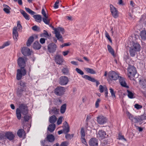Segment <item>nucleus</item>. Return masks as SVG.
I'll list each match as a JSON object with an SVG mask.
<instances>
[{
    "label": "nucleus",
    "mask_w": 146,
    "mask_h": 146,
    "mask_svg": "<svg viewBox=\"0 0 146 146\" xmlns=\"http://www.w3.org/2000/svg\"><path fill=\"white\" fill-rule=\"evenodd\" d=\"M57 119L56 117L54 115H53L50 117L49 118V121L50 123L53 124L55 123Z\"/></svg>",
    "instance_id": "e433bc0d"
},
{
    "label": "nucleus",
    "mask_w": 146,
    "mask_h": 146,
    "mask_svg": "<svg viewBox=\"0 0 146 146\" xmlns=\"http://www.w3.org/2000/svg\"><path fill=\"white\" fill-rule=\"evenodd\" d=\"M110 10L112 16L114 18H117L119 17V12L117 9L112 4L110 5Z\"/></svg>",
    "instance_id": "423d86ee"
},
{
    "label": "nucleus",
    "mask_w": 146,
    "mask_h": 146,
    "mask_svg": "<svg viewBox=\"0 0 146 146\" xmlns=\"http://www.w3.org/2000/svg\"><path fill=\"white\" fill-rule=\"evenodd\" d=\"M53 111L54 114H57L59 113V110L55 108L53 109Z\"/></svg>",
    "instance_id": "680f3d73"
},
{
    "label": "nucleus",
    "mask_w": 146,
    "mask_h": 146,
    "mask_svg": "<svg viewBox=\"0 0 146 146\" xmlns=\"http://www.w3.org/2000/svg\"><path fill=\"white\" fill-rule=\"evenodd\" d=\"M97 121L100 124H103L106 122L107 119L103 115H99L97 117Z\"/></svg>",
    "instance_id": "ddd939ff"
},
{
    "label": "nucleus",
    "mask_w": 146,
    "mask_h": 146,
    "mask_svg": "<svg viewBox=\"0 0 146 146\" xmlns=\"http://www.w3.org/2000/svg\"><path fill=\"white\" fill-rule=\"evenodd\" d=\"M30 116L27 115H25L24 117V120L25 121H28L29 120Z\"/></svg>",
    "instance_id": "864d4df0"
},
{
    "label": "nucleus",
    "mask_w": 146,
    "mask_h": 146,
    "mask_svg": "<svg viewBox=\"0 0 146 146\" xmlns=\"http://www.w3.org/2000/svg\"><path fill=\"white\" fill-rule=\"evenodd\" d=\"M17 27L18 28V29L19 30L20 29L21 30L22 29V27L21 24H20V22L19 21L17 22Z\"/></svg>",
    "instance_id": "bf43d9fd"
},
{
    "label": "nucleus",
    "mask_w": 146,
    "mask_h": 146,
    "mask_svg": "<svg viewBox=\"0 0 146 146\" xmlns=\"http://www.w3.org/2000/svg\"><path fill=\"white\" fill-rule=\"evenodd\" d=\"M42 14L44 16V17L47 16L46 13L44 9L43 8L42 10Z\"/></svg>",
    "instance_id": "69168bd1"
},
{
    "label": "nucleus",
    "mask_w": 146,
    "mask_h": 146,
    "mask_svg": "<svg viewBox=\"0 0 146 146\" xmlns=\"http://www.w3.org/2000/svg\"><path fill=\"white\" fill-rule=\"evenodd\" d=\"M55 60L56 64L60 65L63 62V59L62 57L60 55H56L55 57Z\"/></svg>",
    "instance_id": "aec40b11"
},
{
    "label": "nucleus",
    "mask_w": 146,
    "mask_h": 146,
    "mask_svg": "<svg viewBox=\"0 0 146 146\" xmlns=\"http://www.w3.org/2000/svg\"><path fill=\"white\" fill-rule=\"evenodd\" d=\"M136 51L134 50L133 47H130L129 50L130 55L131 57H134L135 56Z\"/></svg>",
    "instance_id": "f704fd0d"
},
{
    "label": "nucleus",
    "mask_w": 146,
    "mask_h": 146,
    "mask_svg": "<svg viewBox=\"0 0 146 146\" xmlns=\"http://www.w3.org/2000/svg\"><path fill=\"white\" fill-rule=\"evenodd\" d=\"M135 108L137 109H139L142 108V106L138 104H136L135 105Z\"/></svg>",
    "instance_id": "13d9d810"
},
{
    "label": "nucleus",
    "mask_w": 146,
    "mask_h": 146,
    "mask_svg": "<svg viewBox=\"0 0 146 146\" xmlns=\"http://www.w3.org/2000/svg\"><path fill=\"white\" fill-rule=\"evenodd\" d=\"M85 70L91 74H95V72L92 69L88 68H85Z\"/></svg>",
    "instance_id": "ea45409f"
},
{
    "label": "nucleus",
    "mask_w": 146,
    "mask_h": 146,
    "mask_svg": "<svg viewBox=\"0 0 146 146\" xmlns=\"http://www.w3.org/2000/svg\"><path fill=\"white\" fill-rule=\"evenodd\" d=\"M124 60H127L129 59V56L128 54H127V55H125L124 56Z\"/></svg>",
    "instance_id": "774afa93"
},
{
    "label": "nucleus",
    "mask_w": 146,
    "mask_h": 146,
    "mask_svg": "<svg viewBox=\"0 0 146 146\" xmlns=\"http://www.w3.org/2000/svg\"><path fill=\"white\" fill-rule=\"evenodd\" d=\"M100 101V99H98L97 101H96L95 106L96 108H98L99 106V104Z\"/></svg>",
    "instance_id": "5fc2aeb1"
},
{
    "label": "nucleus",
    "mask_w": 146,
    "mask_h": 146,
    "mask_svg": "<svg viewBox=\"0 0 146 146\" xmlns=\"http://www.w3.org/2000/svg\"><path fill=\"white\" fill-rule=\"evenodd\" d=\"M5 136L10 140H13L15 137L14 135L12 132H7L5 133Z\"/></svg>",
    "instance_id": "412c9836"
},
{
    "label": "nucleus",
    "mask_w": 146,
    "mask_h": 146,
    "mask_svg": "<svg viewBox=\"0 0 146 146\" xmlns=\"http://www.w3.org/2000/svg\"><path fill=\"white\" fill-rule=\"evenodd\" d=\"M118 139L119 140H124L125 141H127L126 139L124 138V136L120 134H119L118 135Z\"/></svg>",
    "instance_id": "603ef678"
},
{
    "label": "nucleus",
    "mask_w": 146,
    "mask_h": 146,
    "mask_svg": "<svg viewBox=\"0 0 146 146\" xmlns=\"http://www.w3.org/2000/svg\"><path fill=\"white\" fill-rule=\"evenodd\" d=\"M140 47V45L139 44L137 43H135L133 44V46L131 47H133L134 50H136V51H138L139 50Z\"/></svg>",
    "instance_id": "2f4dec72"
},
{
    "label": "nucleus",
    "mask_w": 146,
    "mask_h": 146,
    "mask_svg": "<svg viewBox=\"0 0 146 146\" xmlns=\"http://www.w3.org/2000/svg\"><path fill=\"white\" fill-rule=\"evenodd\" d=\"M62 72L64 75H67L69 73V70L67 68H63L62 70Z\"/></svg>",
    "instance_id": "49530a36"
},
{
    "label": "nucleus",
    "mask_w": 146,
    "mask_h": 146,
    "mask_svg": "<svg viewBox=\"0 0 146 146\" xmlns=\"http://www.w3.org/2000/svg\"><path fill=\"white\" fill-rule=\"evenodd\" d=\"M17 27H15L13 28V38L14 40L17 41L18 39V33L17 31Z\"/></svg>",
    "instance_id": "a211bd4d"
},
{
    "label": "nucleus",
    "mask_w": 146,
    "mask_h": 146,
    "mask_svg": "<svg viewBox=\"0 0 146 146\" xmlns=\"http://www.w3.org/2000/svg\"><path fill=\"white\" fill-rule=\"evenodd\" d=\"M66 133V134L65 135V137L68 140H70L74 136L73 134L70 135L69 134H68L67 133Z\"/></svg>",
    "instance_id": "79ce46f5"
},
{
    "label": "nucleus",
    "mask_w": 146,
    "mask_h": 146,
    "mask_svg": "<svg viewBox=\"0 0 146 146\" xmlns=\"http://www.w3.org/2000/svg\"><path fill=\"white\" fill-rule=\"evenodd\" d=\"M50 19L48 18V16L44 17L42 20L43 22L46 25H49L50 23Z\"/></svg>",
    "instance_id": "58836bf2"
},
{
    "label": "nucleus",
    "mask_w": 146,
    "mask_h": 146,
    "mask_svg": "<svg viewBox=\"0 0 146 146\" xmlns=\"http://www.w3.org/2000/svg\"><path fill=\"white\" fill-rule=\"evenodd\" d=\"M69 145V142L67 141H63L61 143L60 146H68ZM59 144L56 143L54 144L53 146H59Z\"/></svg>",
    "instance_id": "72a5a7b5"
},
{
    "label": "nucleus",
    "mask_w": 146,
    "mask_h": 146,
    "mask_svg": "<svg viewBox=\"0 0 146 146\" xmlns=\"http://www.w3.org/2000/svg\"><path fill=\"white\" fill-rule=\"evenodd\" d=\"M66 104H64L61 107L60 109V112L61 113H65L66 109Z\"/></svg>",
    "instance_id": "c9c22d12"
},
{
    "label": "nucleus",
    "mask_w": 146,
    "mask_h": 146,
    "mask_svg": "<svg viewBox=\"0 0 146 146\" xmlns=\"http://www.w3.org/2000/svg\"><path fill=\"white\" fill-rule=\"evenodd\" d=\"M127 114L129 117V119L132 122L134 123L141 122L139 117H134L129 112H127Z\"/></svg>",
    "instance_id": "6e6552de"
},
{
    "label": "nucleus",
    "mask_w": 146,
    "mask_h": 146,
    "mask_svg": "<svg viewBox=\"0 0 146 146\" xmlns=\"http://www.w3.org/2000/svg\"><path fill=\"white\" fill-rule=\"evenodd\" d=\"M65 91V89L64 87L58 86L55 88L54 92L56 95L61 96L64 94Z\"/></svg>",
    "instance_id": "0eeeda50"
},
{
    "label": "nucleus",
    "mask_w": 146,
    "mask_h": 146,
    "mask_svg": "<svg viewBox=\"0 0 146 146\" xmlns=\"http://www.w3.org/2000/svg\"><path fill=\"white\" fill-rule=\"evenodd\" d=\"M105 36L110 41H111V38L110 37V36L109 35V34L107 32H106V33H105Z\"/></svg>",
    "instance_id": "0e129e2a"
},
{
    "label": "nucleus",
    "mask_w": 146,
    "mask_h": 146,
    "mask_svg": "<svg viewBox=\"0 0 146 146\" xmlns=\"http://www.w3.org/2000/svg\"><path fill=\"white\" fill-rule=\"evenodd\" d=\"M17 63L20 69L17 70L16 78L17 80H20L22 76H24L26 74V70L25 67L26 66V62L23 58L19 57L17 60Z\"/></svg>",
    "instance_id": "f257e3e1"
},
{
    "label": "nucleus",
    "mask_w": 146,
    "mask_h": 146,
    "mask_svg": "<svg viewBox=\"0 0 146 146\" xmlns=\"http://www.w3.org/2000/svg\"><path fill=\"white\" fill-rule=\"evenodd\" d=\"M98 139L96 138H93L90 139L89 145L90 146H98Z\"/></svg>",
    "instance_id": "f3484780"
},
{
    "label": "nucleus",
    "mask_w": 146,
    "mask_h": 146,
    "mask_svg": "<svg viewBox=\"0 0 146 146\" xmlns=\"http://www.w3.org/2000/svg\"><path fill=\"white\" fill-rule=\"evenodd\" d=\"M32 29L33 31H38L39 30V28L36 25H35L32 27Z\"/></svg>",
    "instance_id": "4d7b16f0"
},
{
    "label": "nucleus",
    "mask_w": 146,
    "mask_h": 146,
    "mask_svg": "<svg viewBox=\"0 0 146 146\" xmlns=\"http://www.w3.org/2000/svg\"><path fill=\"white\" fill-rule=\"evenodd\" d=\"M97 136L99 139H103L108 136L105 131L103 130H99L97 134Z\"/></svg>",
    "instance_id": "1a4fd4ad"
},
{
    "label": "nucleus",
    "mask_w": 146,
    "mask_h": 146,
    "mask_svg": "<svg viewBox=\"0 0 146 146\" xmlns=\"http://www.w3.org/2000/svg\"><path fill=\"white\" fill-rule=\"evenodd\" d=\"M25 9L27 12L31 15H34L35 13L34 11H32L28 8L25 7Z\"/></svg>",
    "instance_id": "37998d69"
},
{
    "label": "nucleus",
    "mask_w": 146,
    "mask_h": 146,
    "mask_svg": "<svg viewBox=\"0 0 146 146\" xmlns=\"http://www.w3.org/2000/svg\"><path fill=\"white\" fill-rule=\"evenodd\" d=\"M108 50L109 52L114 57L115 56V52L113 49L109 44L107 45Z\"/></svg>",
    "instance_id": "393cba45"
},
{
    "label": "nucleus",
    "mask_w": 146,
    "mask_h": 146,
    "mask_svg": "<svg viewBox=\"0 0 146 146\" xmlns=\"http://www.w3.org/2000/svg\"><path fill=\"white\" fill-rule=\"evenodd\" d=\"M62 117H60L58 119L57 122L58 125H59L62 123Z\"/></svg>",
    "instance_id": "6e6d98bb"
},
{
    "label": "nucleus",
    "mask_w": 146,
    "mask_h": 146,
    "mask_svg": "<svg viewBox=\"0 0 146 146\" xmlns=\"http://www.w3.org/2000/svg\"><path fill=\"white\" fill-rule=\"evenodd\" d=\"M3 6L4 7L3 10L4 12L7 14L9 13L10 12L11 8L5 4H3Z\"/></svg>",
    "instance_id": "5701e85b"
},
{
    "label": "nucleus",
    "mask_w": 146,
    "mask_h": 146,
    "mask_svg": "<svg viewBox=\"0 0 146 146\" xmlns=\"http://www.w3.org/2000/svg\"><path fill=\"white\" fill-rule=\"evenodd\" d=\"M57 48V45L53 42L49 44L48 46V49L49 52L51 53L54 52L56 51Z\"/></svg>",
    "instance_id": "9b49d317"
},
{
    "label": "nucleus",
    "mask_w": 146,
    "mask_h": 146,
    "mask_svg": "<svg viewBox=\"0 0 146 146\" xmlns=\"http://www.w3.org/2000/svg\"><path fill=\"white\" fill-rule=\"evenodd\" d=\"M81 134V137L83 138L85 137V132L84 128L82 127L81 128L80 131Z\"/></svg>",
    "instance_id": "de8ad7c7"
},
{
    "label": "nucleus",
    "mask_w": 146,
    "mask_h": 146,
    "mask_svg": "<svg viewBox=\"0 0 146 146\" xmlns=\"http://www.w3.org/2000/svg\"><path fill=\"white\" fill-rule=\"evenodd\" d=\"M10 44V41H7L5 42L3 45L2 46L0 47V49H2L6 46L9 45Z\"/></svg>",
    "instance_id": "a18cd8bd"
},
{
    "label": "nucleus",
    "mask_w": 146,
    "mask_h": 146,
    "mask_svg": "<svg viewBox=\"0 0 146 146\" xmlns=\"http://www.w3.org/2000/svg\"><path fill=\"white\" fill-rule=\"evenodd\" d=\"M139 117L140 122H141L143 120L146 119V115H141L140 116H139Z\"/></svg>",
    "instance_id": "09e8293b"
},
{
    "label": "nucleus",
    "mask_w": 146,
    "mask_h": 146,
    "mask_svg": "<svg viewBox=\"0 0 146 146\" xmlns=\"http://www.w3.org/2000/svg\"><path fill=\"white\" fill-rule=\"evenodd\" d=\"M128 75L129 78L135 77V74L137 73L136 68L133 66H129L128 69Z\"/></svg>",
    "instance_id": "39448f33"
},
{
    "label": "nucleus",
    "mask_w": 146,
    "mask_h": 146,
    "mask_svg": "<svg viewBox=\"0 0 146 146\" xmlns=\"http://www.w3.org/2000/svg\"><path fill=\"white\" fill-rule=\"evenodd\" d=\"M21 13L26 20H29L30 19V16L27 13H26L25 11L24 10H22L21 11Z\"/></svg>",
    "instance_id": "c756f323"
},
{
    "label": "nucleus",
    "mask_w": 146,
    "mask_h": 146,
    "mask_svg": "<svg viewBox=\"0 0 146 146\" xmlns=\"http://www.w3.org/2000/svg\"><path fill=\"white\" fill-rule=\"evenodd\" d=\"M25 133V131L24 130L21 129L18 130L17 133L18 136L20 138H21L22 137L23 134Z\"/></svg>",
    "instance_id": "473e14b6"
},
{
    "label": "nucleus",
    "mask_w": 146,
    "mask_h": 146,
    "mask_svg": "<svg viewBox=\"0 0 146 146\" xmlns=\"http://www.w3.org/2000/svg\"><path fill=\"white\" fill-rule=\"evenodd\" d=\"M69 52V51L68 50L63 51L62 52V54L64 56H65L67 55Z\"/></svg>",
    "instance_id": "338daca9"
},
{
    "label": "nucleus",
    "mask_w": 146,
    "mask_h": 146,
    "mask_svg": "<svg viewBox=\"0 0 146 146\" xmlns=\"http://www.w3.org/2000/svg\"><path fill=\"white\" fill-rule=\"evenodd\" d=\"M19 84L20 85V86L19 87H22L25 88L26 87V83L23 81L21 80L19 82Z\"/></svg>",
    "instance_id": "c03bdc74"
},
{
    "label": "nucleus",
    "mask_w": 146,
    "mask_h": 146,
    "mask_svg": "<svg viewBox=\"0 0 146 146\" xmlns=\"http://www.w3.org/2000/svg\"><path fill=\"white\" fill-rule=\"evenodd\" d=\"M63 130L65 133H67L69 131L70 127L66 121H65L63 123Z\"/></svg>",
    "instance_id": "6ab92c4d"
},
{
    "label": "nucleus",
    "mask_w": 146,
    "mask_h": 146,
    "mask_svg": "<svg viewBox=\"0 0 146 146\" xmlns=\"http://www.w3.org/2000/svg\"><path fill=\"white\" fill-rule=\"evenodd\" d=\"M109 78L111 81L116 80L119 78L120 76L118 73L113 71L109 72L108 74Z\"/></svg>",
    "instance_id": "20e7f679"
},
{
    "label": "nucleus",
    "mask_w": 146,
    "mask_h": 146,
    "mask_svg": "<svg viewBox=\"0 0 146 146\" xmlns=\"http://www.w3.org/2000/svg\"><path fill=\"white\" fill-rule=\"evenodd\" d=\"M16 112L17 119L20 120L21 117V113L24 115L28 113V108L23 104H21L19 106V108L16 109Z\"/></svg>",
    "instance_id": "f03ea898"
},
{
    "label": "nucleus",
    "mask_w": 146,
    "mask_h": 146,
    "mask_svg": "<svg viewBox=\"0 0 146 146\" xmlns=\"http://www.w3.org/2000/svg\"><path fill=\"white\" fill-rule=\"evenodd\" d=\"M81 139L82 142L85 145L87 144V142H86V140L85 138V137H83V138L81 137Z\"/></svg>",
    "instance_id": "052dcab7"
},
{
    "label": "nucleus",
    "mask_w": 146,
    "mask_h": 146,
    "mask_svg": "<svg viewBox=\"0 0 146 146\" xmlns=\"http://www.w3.org/2000/svg\"><path fill=\"white\" fill-rule=\"evenodd\" d=\"M33 17L35 19V21L39 23H40L41 21V17L40 15H34Z\"/></svg>",
    "instance_id": "7c9ffc66"
},
{
    "label": "nucleus",
    "mask_w": 146,
    "mask_h": 146,
    "mask_svg": "<svg viewBox=\"0 0 146 146\" xmlns=\"http://www.w3.org/2000/svg\"><path fill=\"white\" fill-rule=\"evenodd\" d=\"M26 88L18 87L17 91V95L18 97H21L23 95V94L26 92Z\"/></svg>",
    "instance_id": "4468645a"
},
{
    "label": "nucleus",
    "mask_w": 146,
    "mask_h": 146,
    "mask_svg": "<svg viewBox=\"0 0 146 146\" xmlns=\"http://www.w3.org/2000/svg\"><path fill=\"white\" fill-rule=\"evenodd\" d=\"M140 36L141 39L143 40H146V31L143 30L141 31Z\"/></svg>",
    "instance_id": "bb28decb"
},
{
    "label": "nucleus",
    "mask_w": 146,
    "mask_h": 146,
    "mask_svg": "<svg viewBox=\"0 0 146 146\" xmlns=\"http://www.w3.org/2000/svg\"><path fill=\"white\" fill-rule=\"evenodd\" d=\"M34 37L31 36H30L27 42V46H30L34 40Z\"/></svg>",
    "instance_id": "a878e982"
},
{
    "label": "nucleus",
    "mask_w": 146,
    "mask_h": 146,
    "mask_svg": "<svg viewBox=\"0 0 146 146\" xmlns=\"http://www.w3.org/2000/svg\"><path fill=\"white\" fill-rule=\"evenodd\" d=\"M46 138L47 141L50 142H52L54 141L55 139L54 136L52 134L48 135Z\"/></svg>",
    "instance_id": "c85d7f7f"
},
{
    "label": "nucleus",
    "mask_w": 146,
    "mask_h": 146,
    "mask_svg": "<svg viewBox=\"0 0 146 146\" xmlns=\"http://www.w3.org/2000/svg\"><path fill=\"white\" fill-rule=\"evenodd\" d=\"M110 92L111 93V96L113 98H115V93L116 91H114L113 89L110 87L109 89Z\"/></svg>",
    "instance_id": "a19ab883"
},
{
    "label": "nucleus",
    "mask_w": 146,
    "mask_h": 146,
    "mask_svg": "<svg viewBox=\"0 0 146 146\" xmlns=\"http://www.w3.org/2000/svg\"><path fill=\"white\" fill-rule=\"evenodd\" d=\"M42 46L38 41H35L33 44V47L36 50L40 49Z\"/></svg>",
    "instance_id": "4be33fe9"
},
{
    "label": "nucleus",
    "mask_w": 146,
    "mask_h": 146,
    "mask_svg": "<svg viewBox=\"0 0 146 146\" xmlns=\"http://www.w3.org/2000/svg\"><path fill=\"white\" fill-rule=\"evenodd\" d=\"M127 96L130 99H133L135 98L134 95L135 93L134 92H133L129 90H127Z\"/></svg>",
    "instance_id": "b1692460"
},
{
    "label": "nucleus",
    "mask_w": 146,
    "mask_h": 146,
    "mask_svg": "<svg viewBox=\"0 0 146 146\" xmlns=\"http://www.w3.org/2000/svg\"><path fill=\"white\" fill-rule=\"evenodd\" d=\"M46 39L44 38H41L40 40V42L41 44H43L45 42Z\"/></svg>",
    "instance_id": "e2e57ef3"
},
{
    "label": "nucleus",
    "mask_w": 146,
    "mask_h": 146,
    "mask_svg": "<svg viewBox=\"0 0 146 146\" xmlns=\"http://www.w3.org/2000/svg\"><path fill=\"white\" fill-rule=\"evenodd\" d=\"M53 30L54 31L56 37L57 38L58 40L63 42L62 37L60 35V32H61L62 34H64V28L58 27L57 28H54Z\"/></svg>",
    "instance_id": "7ed1b4c3"
},
{
    "label": "nucleus",
    "mask_w": 146,
    "mask_h": 146,
    "mask_svg": "<svg viewBox=\"0 0 146 146\" xmlns=\"http://www.w3.org/2000/svg\"><path fill=\"white\" fill-rule=\"evenodd\" d=\"M6 138V137L5 135L3 134L0 133V140H1L5 139Z\"/></svg>",
    "instance_id": "3c124183"
},
{
    "label": "nucleus",
    "mask_w": 146,
    "mask_h": 146,
    "mask_svg": "<svg viewBox=\"0 0 146 146\" xmlns=\"http://www.w3.org/2000/svg\"><path fill=\"white\" fill-rule=\"evenodd\" d=\"M82 77L83 78L85 79H86L87 80L92 82H96V87H98V86L100 84L99 81L96 80L94 78H92L91 77L88 76V75H84V76H82Z\"/></svg>",
    "instance_id": "2eb2a0df"
},
{
    "label": "nucleus",
    "mask_w": 146,
    "mask_h": 146,
    "mask_svg": "<svg viewBox=\"0 0 146 146\" xmlns=\"http://www.w3.org/2000/svg\"><path fill=\"white\" fill-rule=\"evenodd\" d=\"M68 77L65 76H62L60 77L59 80V83L61 85H66L69 82Z\"/></svg>",
    "instance_id": "9d476101"
},
{
    "label": "nucleus",
    "mask_w": 146,
    "mask_h": 146,
    "mask_svg": "<svg viewBox=\"0 0 146 146\" xmlns=\"http://www.w3.org/2000/svg\"><path fill=\"white\" fill-rule=\"evenodd\" d=\"M118 79L119 83L122 86L127 88H129V86L127 85L125 78L121 76H119Z\"/></svg>",
    "instance_id": "dca6fc26"
},
{
    "label": "nucleus",
    "mask_w": 146,
    "mask_h": 146,
    "mask_svg": "<svg viewBox=\"0 0 146 146\" xmlns=\"http://www.w3.org/2000/svg\"><path fill=\"white\" fill-rule=\"evenodd\" d=\"M106 86H102L100 85L99 86V90L100 93L103 92L104 91H105L106 89H107Z\"/></svg>",
    "instance_id": "4c0bfd02"
},
{
    "label": "nucleus",
    "mask_w": 146,
    "mask_h": 146,
    "mask_svg": "<svg viewBox=\"0 0 146 146\" xmlns=\"http://www.w3.org/2000/svg\"><path fill=\"white\" fill-rule=\"evenodd\" d=\"M22 54L25 56H29L31 55V51L29 48L27 47H23L21 50Z\"/></svg>",
    "instance_id": "f8f14e48"
},
{
    "label": "nucleus",
    "mask_w": 146,
    "mask_h": 146,
    "mask_svg": "<svg viewBox=\"0 0 146 146\" xmlns=\"http://www.w3.org/2000/svg\"><path fill=\"white\" fill-rule=\"evenodd\" d=\"M75 70L78 73L81 75H83L84 74V72L81 70L79 68H76L75 69Z\"/></svg>",
    "instance_id": "8fccbe9b"
},
{
    "label": "nucleus",
    "mask_w": 146,
    "mask_h": 146,
    "mask_svg": "<svg viewBox=\"0 0 146 146\" xmlns=\"http://www.w3.org/2000/svg\"><path fill=\"white\" fill-rule=\"evenodd\" d=\"M55 127L56 126L54 123L52 124L49 125L48 129L49 131L52 132L55 130Z\"/></svg>",
    "instance_id": "cd10ccee"
}]
</instances>
